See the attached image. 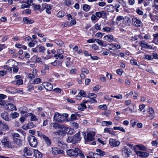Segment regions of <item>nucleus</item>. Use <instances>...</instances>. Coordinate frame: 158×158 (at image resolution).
Returning <instances> with one entry per match:
<instances>
[{
	"label": "nucleus",
	"instance_id": "nucleus-60",
	"mask_svg": "<svg viewBox=\"0 0 158 158\" xmlns=\"http://www.w3.org/2000/svg\"><path fill=\"white\" fill-rule=\"evenodd\" d=\"M21 114L22 115V116H24V117H26V118L28 116V115L27 114V113L25 111H22L21 112Z\"/></svg>",
	"mask_w": 158,
	"mask_h": 158
},
{
	"label": "nucleus",
	"instance_id": "nucleus-59",
	"mask_svg": "<svg viewBox=\"0 0 158 158\" xmlns=\"http://www.w3.org/2000/svg\"><path fill=\"white\" fill-rule=\"evenodd\" d=\"M149 154L147 152H143L142 157H147L149 156Z\"/></svg>",
	"mask_w": 158,
	"mask_h": 158
},
{
	"label": "nucleus",
	"instance_id": "nucleus-23",
	"mask_svg": "<svg viewBox=\"0 0 158 158\" xmlns=\"http://www.w3.org/2000/svg\"><path fill=\"white\" fill-rule=\"evenodd\" d=\"M89 156H87V158H99V156L98 154L97 153H94L90 152H89Z\"/></svg>",
	"mask_w": 158,
	"mask_h": 158
},
{
	"label": "nucleus",
	"instance_id": "nucleus-61",
	"mask_svg": "<svg viewBox=\"0 0 158 158\" xmlns=\"http://www.w3.org/2000/svg\"><path fill=\"white\" fill-rule=\"evenodd\" d=\"M81 72L82 73H85L86 74H88L89 73L88 70L86 68H83L81 69Z\"/></svg>",
	"mask_w": 158,
	"mask_h": 158
},
{
	"label": "nucleus",
	"instance_id": "nucleus-55",
	"mask_svg": "<svg viewBox=\"0 0 158 158\" xmlns=\"http://www.w3.org/2000/svg\"><path fill=\"white\" fill-rule=\"evenodd\" d=\"M12 135L13 137V139L14 138H19L20 136L19 134L16 133H12Z\"/></svg>",
	"mask_w": 158,
	"mask_h": 158
},
{
	"label": "nucleus",
	"instance_id": "nucleus-28",
	"mask_svg": "<svg viewBox=\"0 0 158 158\" xmlns=\"http://www.w3.org/2000/svg\"><path fill=\"white\" fill-rule=\"evenodd\" d=\"M13 140L15 143L19 147L21 146L22 145V141L18 138H14Z\"/></svg>",
	"mask_w": 158,
	"mask_h": 158
},
{
	"label": "nucleus",
	"instance_id": "nucleus-3",
	"mask_svg": "<svg viewBox=\"0 0 158 158\" xmlns=\"http://www.w3.org/2000/svg\"><path fill=\"white\" fill-rule=\"evenodd\" d=\"M122 154L124 157L127 158L132 154L130 149L126 146H123L121 149Z\"/></svg>",
	"mask_w": 158,
	"mask_h": 158
},
{
	"label": "nucleus",
	"instance_id": "nucleus-17",
	"mask_svg": "<svg viewBox=\"0 0 158 158\" xmlns=\"http://www.w3.org/2000/svg\"><path fill=\"white\" fill-rule=\"evenodd\" d=\"M6 109L12 111L16 110L15 106L13 104L11 103H8L6 105Z\"/></svg>",
	"mask_w": 158,
	"mask_h": 158
},
{
	"label": "nucleus",
	"instance_id": "nucleus-1",
	"mask_svg": "<svg viewBox=\"0 0 158 158\" xmlns=\"http://www.w3.org/2000/svg\"><path fill=\"white\" fill-rule=\"evenodd\" d=\"M73 131H74L70 128L64 127L61 128V130H58L54 132V133L60 136H64L66 134L72 135L73 133Z\"/></svg>",
	"mask_w": 158,
	"mask_h": 158
},
{
	"label": "nucleus",
	"instance_id": "nucleus-33",
	"mask_svg": "<svg viewBox=\"0 0 158 158\" xmlns=\"http://www.w3.org/2000/svg\"><path fill=\"white\" fill-rule=\"evenodd\" d=\"M104 132H107L111 134H113L114 133L112 129L110 128H105L104 129Z\"/></svg>",
	"mask_w": 158,
	"mask_h": 158
},
{
	"label": "nucleus",
	"instance_id": "nucleus-21",
	"mask_svg": "<svg viewBox=\"0 0 158 158\" xmlns=\"http://www.w3.org/2000/svg\"><path fill=\"white\" fill-rule=\"evenodd\" d=\"M103 39L108 42H111L114 40V36L112 35L109 34L104 36Z\"/></svg>",
	"mask_w": 158,
	"mask_h": 158
},
{
	"label": "nucleus",
	"instance_id": "nucleus-63",
	"mask_svg": "<svg viewBox=\"0 0 158 158\" xmlns=\"http://www.w3.org/2000/svg\"><path fill=\"white\" fill-rule=\"evenodd\" d=\"M27 90L29 91H31V90H33L34 89V86L31 85H29L27 86Z\"/></svg>",
	"mask_w": 158,
	"mask_h": 158
},
{
	"label": "nucleus",
	"instance_id": "nucleus-22",
	"mask_svg": "<svg viewBox=\"0 0 158 158\" xmlns=\"http://www.w3.org/2000/svg\"><path fill=\"white\" fill-rule=\"evenodd\" d=\"M35 126V125H34L33 123L30 122L27 125H24L23 126L22 128L24 130H27L28 129H31Z\"/></svg>",
	"mask_w": 158,
	"mask_h": 158
},
{
	"label": "nucleus",
	"instance_id": "nucleus-16",
	"mask_svg": "<svg viewBox=\"0 0 158 158\" xmlns=\"http://www.w3.org/2000/svg\"><path fill=\"white\" fill-rule=\"evenodd\" d=\"M42 8L43 9V10L44 9H46V13L48 14L51 13V7L48 4L45 3L42 4Z\"/></svg>",
	"mask_w": 158,
	"mask_h": 158
},
{
	"label": "nucleus",
	"instance_id": "nucleus-8",
	"mask_svg": "<svg viewBox=\"0 0 158 158\" xmlns=\"http://www.w3.org/2000/svg\"><path fill=\"white\" fill-rule=\"evenodd\" d=\"M131 23V20L127 16L124 17L123 21V23L121 25L122 27H125L126 26H129Z\"/></svg>",
	"mask_w": 158,
	"mask_h": 158
},
{
	"label": "nucleus",
	"instance_id": "nucleus-31",
	"mask_svg": "<svg viewBox=\"0 0 158 158\" xmlns=\"http://www.w3.org/2000/svg\"><path fill=\"white\" fill-rule=\"evenodd\" d=\"M2 145L5 147L9 148H12V145L11 142L9 141V140L7 141H6V142L3 144Z\"/></svg>",
	"mask_w": 158,
	"mask_h": 158
},
{
	"label": "nucleus",
	"instance_id": "nucleus-46",
	"mask_svg": "<svg viewBox=\"0 0 158 158\" xmlns=\"http://www.w3.org/2000/svg\"><path fill=\"white\" fill-rule=\"evenodd\" d=\"M55 43L60 46H62L64 44L63 42L60 40H56Z\"/></svg>",
	"mask_w": 158,
	"mask_h": 158
},
{
	"label": "nucleus",
	"instance_id": "nucleus-37",
	"mask_svg": "<svg viewBox=\"0 0 158 158\" xmlns=\"http://www.w3.org/2000/svg\"><path fill=\"white\" fill-rule=\"evenodd\" d=\"M41 81V80L39 78H36V79H34V81H32L31 82V84H37L40 83Z\"/></svg>",
	"mask_w": 158,
	"mask_h": 158
},
{
	"label": "nucleus",
	"instance_id": "nucleus-30",
	"mask_svg": "<svg viewBox=\"0 0 158 158\" xmlns=\"http://www.w3.org/2000/svg\"><path fill=\"white\" fill-rule=\"evenodd\" d=\"M29 116L30 117V120L31 121H37L38 120L36 116L32 113H29Z\"/></svg>",
	"mask_w": 158,
	"mask_h": 158
},
{
	"label": "nucleus",
	"instance_id": "nucleus-53",
	"mask_svg": "<svg viewBox=\"0 0 158 158\" xmlns=\"http://www.w3.org/2000/svg\"><path fill=\"white\" fill-rule=\"evenodd\" d=\"M144 58L145 59H148L149 60L153 59V58H152V56L151 55H147L145 56Z\"/></svg>",
	"mask_w": 158,
	"mask_h": 158
},
{
	"label": "nucleus",
	"instance_id": "nucleus-62",
	"mask_svg": "<svg viewBox=\"0 0 158 158\" xmlns=\"http://www.w3.org/2000/svg\"><path fill=\"white\" fill-rule=\"evenodd\" d=\"M73 3L72 1H65V3L67 6H69Z\"/></svg>",
	"mask_w": 158,
	"mask_h": 158
},
{
	"label": "nucleus",
	"instance_id": "nucleus-6",
	"mask_svg": "<svg viewBox=\"0 0 158 158\" xmlns=\"http://www.w3.org/2000/svg\"><path fill=\"white\" fill-rule=\"evenodd\" d=\"M46 50V48L43 46L37 45L35 48H33L31 51L34 52H41L43 53Z\"/></svg>",
	"mask_w": 158,
	"mask_h": 158
},
{
	"label": "nucleus",
	"instance_id": "nucleus-18",
	"mask_svg": "<svg viewBox=\"0 0 158 158\" xmlns=\"http://www.w3.org/2000/svg\"><path fill=\"white\" fill-rule=\"evenodd\" d=\"M43 139L48 146H50L51 144V139L48 137L46 136L45 135H43Z\"/></svg>",
	"mask_w": 158,
	"mask_h": 158
},
{
	"label": "nucleus",
	"instance_id": "nucleus-44",
	"mask_svg": "<svg viewBox=\"0 0 158 158\" xmlns=\"http://www.w3.org/2000/svg\"><path fill=\"white\" fill-rule=\"evenodd\" d=\"M90 103H92L94 102H97V101L96 100H95L93 98H91L89 97L88 99V101Z\"/></svg>",
	"mask_w": 158,
	"mask_h": 158
},
{
	"label": "nucleus",
	"instance_id": "nucleus-35",
	"mask_svg": "<svg viewBox=\"0 0 158 158\" xmlns=\"http://www.w3.org/2000/svg\"><path fill=\"white\" fill-rule=\"evenodd\" d=\"M96 151L99 153V157H100V156H103L105 154V152L99 149H97L96 150Z\"/></svg>",
	"mask_w": 158,
	"mask_h": 158
},
{
	"label": "nucleus",
	"instance_id": "nucleus-9",
	"mask_svg": "<svg viewBox=\"0 0 158 158\" xmlns=\"http://www.w3.org/2000/svg\"><path fill=\"white\" fill-rule=\"evenodd\" d=\"M64 52L63 50L62 49H59L57 50L56 54L54 55V56L57 59L61 60L64 58L63 54Z\"/></svg>",
	"mask_w": 158,
	"mask_h": 158
},
{
	"label": "nucleus",
	"instance_id": "nucleus-29",
	"mask_svg": "<svg viewBox=\"0 0 158 158\" xmlns=\"http://www.w3.org/2000/svg\"><path fill=\"white\" fill-rule=\"evenodd\" d=\"M96 15L98 18H101L103 15L106 16V13L103 11L96 12L95 13Z\"/></svg>",
	"mask_w": 158,
	"mask_h": 158
},
{
	"label": "nucleus",
	"instance_id": "nucleus-45",
	"mask_svg": "<svg viewBox=\"0 0 158 158\" xmlns=\"http://www.w3.org/2000/svg\"><path fill=\"white\" fill-rule=\"evenodd\" d=\"M148 113L149 114L152 115L154 114V111L153 109L152 108L150 107L148 108Z\"/></svg>",
	"mask_w": 158,
	"mask_h": 158
},
{
	"label": "nucleus",
	"instance_id": "nucleus-13",
	"mask_svg": "<svg viewBox=\"0 0 158 158\" xmlns=\"http://www.w3.org/2000/svg\"><path fill=\"white\" fill-rule=\"evenodd\" d=\"M109 143L110 145L113 147H117L120 144L119 141H117L114 139H110Z\"/></svg>",
	"mask_w": 158,
	"mask_h": 158
},
{
	"label": "nucleus",
	"instance_id": "nucleus-39",
	"mask_svg": "<svg viewBox=\"0 0 158 158\" xmlns=\"http://www.w3.org/2000/svg\"><path fill=\"white\" fill-rule=\"evenodd\" d=\"M19 115V113L17 112L14 113H11L10 116L12 118H15L18 117Z\"/></svg>",
	"mask_w": 158,
	"mask_h": 158
},
{
	"label": "nucleus",
	"instance_id": "nucleus-41",
	"mask_svg": "<svg viewBox=\"0 0 158 158\" xmlns=\"http://www.w3.org/2000/svg\"><path fill=\"white\" fill-rule=\"evenodd\" d=\"M83 9L84 11H88L90 9V6L85 4L83 6Z\"/></svg>",
	"mask_w": 158,
	"mask_h": 158
},
{
	"label": "nucleus",
	"instance_id": "nucleus-49",
	"mask_svg": "<svg viewBox=\"0 0 158 158\" xmlns=\"http://www.w3.org/2000/svg\"><path fill=\"white\" fill-rule=\"evenodd\" d=\"M98 107L100 109L102 110H106L107 109V106L106 105H100Z\"/></svg>",
	"mask_w": 158,
	"mask_h": 158
},
{
	"label": "nucleus",
	"instance_id": "nucleus-11",
	"mask_svg": "<svg viewBox=\"0 0 158 158\" xmlns=\"http://www.w3.org/2000/svg\"><path fill=\"white\" fill-rule=\"evenodd\" d=\"M132 23L133 25L136 27H141L143 25V23L142 22L138 19L136 18H132Z\"/></svg>",
	"mask_w": 158,
	"mask_h": 158
},
{
	"label": "nucleus",
	"instance_id": "nucleus-20",
	"mask_svg": "<svg viewBox=\"0 0 158 158\" xmlns=\"http://www.w3.org/2000/svg\"><path fill=\"white\" fill-rule=\"evenodd\" d=\"M23 152L24 155L27 156H30L32 153V152L30 148L28 147H25L24 148Z\"/></svg>",
	"mask_w": 158,
	"mask_h": 158
},
{
	"label": "nucleus",
	"instance_id": "nucleus-40",
	"mask_svg": "<svg viewBox=\"0 0 158 158\" xmlns=\"http://www.w3.org/2000/svg\"><path fill=\"white\" fill-rule=\"evenodd\" d=\"M50 126H52L55 129L60 127V126L59 124L55 123H51L50 124Z\"/></svg>",
	"mask_w": 158,
	"mask_h": 158
},
{
	"label": "nucleus",
	"instance_id": "nucleus-34",
	"mask_svg": "<svg viewBox=\"0 0 158 158\" xmlns=\"http://www.w3.org/2000/svg\"><path fill=\"white\" fill-rule=\"evenodd\" d=\"M34 9L35 10H38L40 12L43 10V8H42V6L41 7L40 5H35V6Z\"/></svg>",
	"mask_w": 158,
	"mask_h": 158
},
{
	"label": "nucleus",
	"instance_id": "nucleus-14",
	"mask_svg": "<svg viewBox=\"0 0 158 158\" xmlns=\"http://www.w3.org/2000/svg\"><path fill=\"white\" fill-rule=\"evenodd\" d=\"M43 86L47 90L50 91L53 88V85L48 82H44L42 84Z\"/></svg>",
	"mask_w": 158,
	"mask_h": 158
},
{
	"label": "nucleus",
	"instance_id": "nucleus-4",
	"mask_svg": "<svg viewBox=\"0 0 158 158\" xmlns=\"http://www.w3.org/2000/svg\"><path fill=\"white\" fill-rule=\"evenodd\" d=\"M80 150L78 148L70 149L66 151L67 154L70 156H77L78 153H80Z\"/></svg>",
	"mask_w": 158,
	"mask_h": 158
},
{
	"label": "nucleus",
	"instance_id": "nucleus-56",
	"mask_svg": "<svg viewBox=\"0 0 158 158\" xmlns=\"http://www.w3.org/2000/svg\"><path fill=\"white\" fill-rule=\"evenodd\" d=\"M135 152L136 154L139 156L142 157V155L143 153V152L137 150H135Z\"/></svg>",
	"mask_w": 158,
	"mask_h": 158
},
{
	"label": "nucleus",
	"instance_id": "nucleus-36",
	"mask_svg": "<svg viewBox=\"0 0 158 158\" xmlns=\"http://www.w3.org/2000/svg\"><path fill=\"white\" fill-rule=\"evenodd\" d=\"M138 122V121L136 119H132L130 122L131 125L132 127H134Z\"/></svg>",
	"mask_w": 158,
	"mask_h": 158
},
{
	"label": "nucleus",
	"instance_id": "nucleus-5",
	"mask_svg": "<svg viewBox=\"0 0 158 158\" xmlns=\"http://www.w3.org/2000/svg\"><path fill=\"white\" fill-rule=\"evenodd\" d=\"M28 140L30 145L32 147H35L37 145V139L34 136L30 135L28 138Z\"/></svg>",
	"mask_w": 158,
	"mask_h": 158
},
{
	"label": "nucleus",
	"instance_id": "nucleus-51",
	"mask_svg": "<svg viewBox=\"0 0 158 158\" xmlns=\"http://www.w3.org/2000/svg\"><path fill=\"white\" fill-rule=\"evenodd\" d=\"M124 17H123V16H118L116 19V21L117 23L118 21H120L121 20L123 19Z\"/></svg>",
	"mask_w": 158,
	"mask_h": 158
},
{
	"label": "nucleus",
	"instance_id": "nucleus-24",
	"mask_svg": "<svg viewBox=\"0 0 158 158\" xmlns=\"http://www.w3.org/2000/svg\"><path fill=\"white\" fill-rule=\"evenodd\" d=\"M33 153L36 158H41L42 156V154L37 150H34Z\"/></svg>",
	"mask_w": 158,
	"mask_h": 158
},
{
	"label": "nucleus",
	"instance_id": "nucleus-10",
	"mask_svg": "<svg viewBox=\"0 0 158 158\" xmlns=\"http://www.w3.org/2000/svg\"><path fill=\"white\" fill-rule=\"evenodd\" d=\"M61 114L57 112L55 113L53 117L54 121L59 123L63 122V121L61 119Z\"/></svg>",
	"mask_w": 158,
	"mask_h": 158
},
{
	"label": "nucleus",
	"instance_id": "nucleus-15",
	"mask_svg": "<svg viewBox=\"0 0 158 158\" xmlns=\"http://www.w3.org/2000/svg\"><path fill=\"white\" fill-rule=\"evenodd\" d=\"M9 127L7 124L5 123H2L0 120V130L2 131L9 130Z\"/></svg>",
	"mask_w": 158,
	"mask_h": 158
},
{
	"label": "nucleus",
	"instance_id": "nucleus-27",
	"mask_svg": "<svg viewBox=\"0 0 158 158\" xmlns=\"http://www.w3.org/2000/svg\"><path fill=\"white\" fill-rule=\"evenodd\" d=\"M23 21L25 24H30L33 23L34 22V21L27 17H24L23 19Z\"/></svg>",
	"mask_w": 158,
	"mask_h": 158
},
{
	"label": "nucleus",
	"instance_id": "nucleus-26",
	"mask_svg": "<svg viewBox=\"0 0 158 158\" xmlns=\"http://www.w3.org/2000/svg\"><path fill=\"white\" fill-rule=\"evenodd\" d=\"M57 145L58 146L61 148L63 149H65L68 148L67 145L64 143V142L62 141L58 142L57 143Z\"/></svg>",
	"mask_w": 158,
	"mask_h": 158
},
{
	"label": "nucleus",
	"instance_id": "nucleus-43",
	"mask_svg": "<svg viewBox=\"0 0 158 158\" xmlns=\"http://www.w3.org/2000/svg\"><path fill=\"white\" fill-rule=\"evenodd\" d=\"M110 45L113 48H116L117 49H120L121 48L120 46L117 44H110Z\"/></svg>",
	"mask_w": 158,
	"mask_h": 158
},
{
	"label": "nucleus",
	"instance_id": "nucleus-25",
	"mask_svg": "<svg viewBox=\"0 0 158 158\" xmlns=\"http://www.w3.org/2000/svg\"><path fill=\"white\" fill-rule=\"evenodd\" d=\"M1 116L3 119L6 121H9L10 120L8 114L6 112H4L1 113Z\"/></svg>",
	"mask_w": 158,
	"mask_h": 158
},
{
	"label": "nucleus",
	"instance_id": "nucleus-7",
	"mask_svg": "<svg viewBox=\"0 0 158 158\" xmlns=\"http://www.w3.org/2000/svg\"><path fill=\"white\" fill-rule=\"evenodd\" d=\"M52 154L57 155H58L64 154V152L62 150L57 148H53L52 149Z\"/></svg>",
	"mask_w": 158,
	"mask_h": 158
},
{
	"label": "nucleus",
	"instance_id": "nucleus-50",
	"mask_svg": "<svg viewBox=\"0 0 158 158\" xmlns=\"http://www.w3.org/2000/svg\"><path fill=\"white\" fill-rule=\"evenodd\" d=\"M28 77L29 79H30V81L31 83L32 82V81H31V80L33 78H35V76L34 74H33L30 73V74H29V75L28 76Z\"/></svg>",
	"mask_w": 158,
	"mask_h": 158
},
{
	"label": "nucleus",
	"instance_id": "nucleus-64",
	"mask_svg": "<svg viewBox=\"0 0 158 158\" xmlns=\"http://www.w3.org/2000/svg\"><path fill=\"white\" fill-rule=\"evenodd\" d=\"M101 86L99 85H97L95 86L93 88V91H98L100 88Z\"/></svg>",
	"mask_w": 158,
	"mask_h": 158
},
{
	"label": "nucleus",
	"instance_id": "nucleus-48",
	"mask_svg": "<svg viewBox=\"0 0 158 158\" xmlns=\"http://www.w3.org/2000/svg\"><path fill=\"white\" fill-rule=\"evenodd\" d=\"M13 69V71L14 73H16L18 72L19 70L18 68L16 67L14 64L12 65L11 67Z\"/></svg>",
	"mask_w": 158,
	"mask_h": 158
},
{
	"label": "nucleus",
	"instance_id": "nucleus-57",
	"mask_svg": "<svg viewBox=\"0 0 158 158\" xmlns=\"http://www.w3.org/2000/svg\"><path fill=\"white\" fill-rule=\"evenodd\" d=\"M70 118L71 120H75L77 118V115L74 114H72L71 115Z\"/></svg>",
	"mask_w": 158,
	"mask_h": 158
},
{
	"label": "nucleus",
	"instance_id": "nucleus-32",
	"mask_svg": "<svg viewBox=\"0 0 158 158\" xmlns=\"http://www.w3.org/2000/svg\"><path fill=\"white\" fill-rule=\"evenodd\" d=\"M96 42L99 45L102 47H105L106 45V44H104L103 41L99 39H97L96 40Z\"/></svg>",
	"mask_w": 158,
	"mask_h": 158
},
{
	"label": "nucleus",
	"instance_id": "nucleus-58",
	"mask_svg": "<svg viewBox=\"0 0 158 158\" xmlns=\"http://www.w3.org/2000/svg\"><path fill=\"white\" fill-rule=\"evenodd\" d=\"M130 62L132 64H134L135 65L139 66L137 64L136 60H131Z\"/></svg>",
	"mask_w": 158,
	"mask_h": 158
},
{
	"label": "nucleus",
	"instance_id": "nucleus-38",
	"mask_svg": "<svg viewBox=\"0 0 158 158\" xmlns=\"http://www.w3.org/2000/svg\"><path fill=\"white\" fill-rule=\"evenodd\" d=\"M114 130H118L121 131L123 132H125V131L123 127H114L113 128Z\"/></svg>",
	"mask_w": 158,
	"mask_h": 158
},
{
	"label": "nucleus",
	"instance_id": "nucleus-52",
	"mask_svg": "<svg viewBox=\"0 0 158 158\" xmlns=\"http://www.w3.org/2000/svg\"><path fill=\"white\" fill-rule=\"evenodd\" d=\"M79 94L83 97H85L86 96V94L83 90H80L79 92Z\"/></svg>",
	"mask_w": 158,
	"mask_h": 158
},
{
	"label": "nucleus",
	"instance_id": "nucleus-12",
	"mask_svg": "<svg viewBox=\"0 0 158 158\" xmlns=\"http://www.w3.org/2000/svg\"><path fill=\"white\" fill-rule=\"evenodd\" d=\"M139 44L142 48H144L150 49L152 48V47L151 45H149L143 40L140 41Z\"/></svg>",
	"mask_w": 158,
	"mask_h": 158
},
{
	"label": "nucleus",
	"instance_id": "nucleus-42",
	"mask_svg": "<svg viewBox=\"0 0 158 158\" xmlns=\"http://www.w3.org/2000/svg\"><path fill=\"white\" fill-rule=\"evenodd\" d=\"M65 15L64 12L63 11H60L57 14V16L58 17L60 18L63 17Z\"/></svg>",
	"mask_w": 158,
	"mask_h": 158
},
{
	"label": "nucleus",
	"instance_id": "nucleus-2",
	"mask_svg": "<svg viewBox=\"0 0 158 158\" xmlns=\"http://www.w3.org/2000/svg\"><path fill=\"white\" fill-rule=\"evenodd\" d=\"M81 139L79 132L75 134L73 137L69 136L68 137L67 140L68 143H75L79 141Z\"/></svg>",
	"mask_w": 158,
	"mask_h": 158
},
{
	"label": "nucleus",
	"instance_id": "nucleus-47",
	"mask_svg": "<svg viewBox=\"0 0 158 158\" xmlns=\"http://www.w3.org/2000/svg\"><path fill=\"white\" fill-rule=\"evenodd\" d=\"M136 146L139 148V149L141 150H145L146 149V147L143 145H136Z\"/></svg>",
	"mask_w": 158,
	"mask_h": 158
},
{
	"label": "nucleus",
	"instance_id": "nucleus-19",
	"mask_svg": "<svg viewBox=\"0 0 158 158\" xmlns=\"http://www.w3.org/2000/svg\"><path fill=\"white\" fill-rule=\"evenodd\" d=\"M95 134L93 132L88 133L87 135V141H92L94 139Z\"/></svg>",
	"mask_w": 158,
	"mask_h": 158
},
{
	"label": "nucleus",
	"instance_id": "nucleus-54",
	"mask_svg": "<svg viewBox=\"0 0 158 158\" xmlns=\"http://www.w3.org/2000/svg\"><path fill=\"white\" fill-rule=\"evenodd\" d=\"M71 125L72 127H75L76 128L79 127V125L78 123L76 122L71 123Z\"/></svg>",
	"mask_w": 158,
	"mask_h": 158
}]
</instances>
